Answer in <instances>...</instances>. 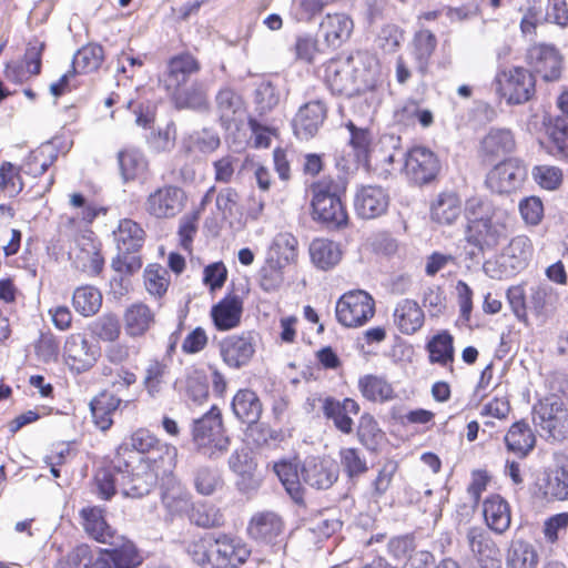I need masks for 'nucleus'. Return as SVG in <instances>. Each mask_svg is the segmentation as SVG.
I'll return each mask as SVG.
<instances>
[{
	"label": "nucleus",
	"instance_id": "f257e3e1",
	"mask_svg": "<svg viewBox=\"0 0 568 568\" xmlns=\"http://www.w3.org/2000/svg\"><path fill=\"white\" fill-rule=\"evenodd\" d=\"M348 179L345 176H324L311 185L313 219L328 230H343L349 219L343 196Z\"/></svg>",
	"mask_w": 568,
	"mask_h": 568
},
{
	"label": "nucleus",
	"instance_id": "f03ea898",
	"mask_svg": "<svg viewBox=\"0 0 568 568\" xmlns=\"http://www.w3.org/2000/svg\"><path fill=\"white\" fill-rule=\"evenodd\" d=\"M118 254L112 260V268L125 275H132L142 266V260L139 255L145 240L144 230L130 219L121 220L116 231H114Z\"/></svg>",
	"mask_w": 568,
	"mask_h": 568
},
{
	"label": "nucleus",
	"instance_id": "7ed1b4c3",
	"mask_svg": "<svg viewBox=\"0 0 568 568\" xmlns=\"http://www.w3.org/2000/svg\"><path fill=\"white\" fill-rule=\"evenodd\" d=\"M193 442L200 453L210 459L222 456L230 446V438L224 435L221 412L216 406L193 422Z\"/></svg>",
	"mask_w": 568,
	"mask_h": 568
},
{
	"label": "nucleus",
	"instance_id": "20e7f679",
	"mask_svg": "<svg viewBox=\"0 0 568 568\" xmlns=\"http://www.w3.org/2000/svg\"><path fill=\"white\" fill-rule=\"evenodd\" d=\"M495 84L496 92L509 105L524 104L536 93L535 77L523 67H513L498 72L495 78Z\"/></svg>",
	"mask_w": 568,
	"mask_h": 568
},
{
	"label": "nucleus",
	"instance_id": "39448f33",
	"mask_svg": "<svg viewBox=\"0 0 568 568\" xmlns=\"http://www.w3.org/2000/svg\"><path fill=\"white\" fill-rule=\"evenodd\" d=\"M251 555L248 546L239 537L219 536L207 552L202 551L195 559L200 565L211 564L214 568H236L244 564Z\"/></svg>",
	"mask_w": 568,
	"mask_h": 568
},
{
	"label": "nucleus",
	"instance_id": "423d86ee",
	"mask_svg": "<svg viewBox=\"0 0 568 568\" xmlns=\"http://www.w3.org/2000/svg\"><path fill=\"white\" fill-rule=\"evenodd\" d=\"M349 57L341 65L332 64L326 70V81L332 92L354 97L374 87V81L364 71L353 65Z\"/></svg>",
	"mask_w": 568,
	"mask_h": 568
},
{
	"label": "nucleus",
	"instance_id": "0eeeda50",
	"mask_svg": "<svg viewBox=\"0 0 568 568\" xmlns=\"http://www.w3.org/2000/svg\"><path fill=\"white\" fill-rule=\"evenodd\" d=\"M335 313L338 323L345 327L363 326L374 316L375 302L365 291H351L339 297Z\"/></svg>",
	"mask_w": 568,
	"mask_h": 568
},
{
	"label": "nucleus",
	"instance_id": "6e6552de",
	"mask_svg": "<svg viewBox=\"0 0 568 568\" xmlns=\"http://www.w3.org/2000/svg\"><path fill=\"white\" fill-rule=\"evenodd\" d=\"M403 155L405 158V173L412 183L423 186L433 183L437 179L442 170V162L430 149L414 146Z\"/></svg>",
	"mask_w": 568,
	"mask_h": 568
},
{
	"label": "nucleus",
	"instance_id": "1a4fd4ad",
	"mask_svg": "<svg viewBox=\"0 0 568 568\" xmlns=\"http://www.w3.org/2000/svg\"><path fill=\"white\" fill-rule=\"evenodd\" d=\"M284 529L285 523L277 513L262 510L251 517L246 531L257 544L270 546L277 551L283 547Z\"/></svg>",
	"mask_w": 568,
	"mask_h": 568
},
{
	"label": "nucleus",
	"instance_id": "9d476101",
	"mask_svg": "<svg viewBox=\"0 0 568 568\" xmlns=\"http://www.w3.org/2000/svg\"><path fill=\"white\" fill-rule=\"evenodd\" d=\"M534 422L554 440H564L568 436V413L561 400L548 397L534 407Z\"/></svg>",
	"mask_w": 568,
	"mask_h": 568
},
{
	"label": "nucleus",
	"instance_id": "9b49d317",
	"mask_svg": "<svg viewBox=\"0 0 568 568\" xmlns=\"http://www.w3.org/2000/svg\"><path fill=\"white\" fill-rule=\"evenodd\" d=\"M526 61L546 82L557 81L561 77L562 57L554 44L531 45L527 50Z\"/></svg>",
	"mask_w": 568,
	"mask_h": 568
},
{
	"label": "nucleus",
	"instance_id": "f8f14e48",
	"mask_svg": "<svg viewBox=\"0 0 568 568\" xmlns=\"http://www.w3.org/2000/svg\"><path fill=\"white\" fill-rule=\"evenodd\" d=\"M185 192L175 185H165L152 192L145 201L146 212L158 219H171L184 207Z\"/></svg>",
	"mask_w": 568,
	"mask_h": 568
},
{
	"label": "nucleus",
	"instance_id": "ddd939ff",
	"mask_svg": "<svg viewBox=\"0 0 568 568\" xmlns=\"http://www.w3.org/2000/svg\"><path fill=\"white\" fill-rule=\"evenodd\" d=\"M534 246L526 235H518L504 248L497 263L500 267V276L511 277L524 271L530 263Z\"/></svg>",
	"mask_w": 568,
	"mask_h": 568
},
{
	"label": "nucleus",
	"instance_id": "4468645a",
	"mask_svg": "<svg viewBox=\"0 0 568 568\" xmlns=\"http://www.w3.org/2000/svg\"><path fill=\"white\" fill-rule=\"evenodd\" d=\"M255 334L243 332L225 337L220 343V354L230 368L240 369L248 365L255 354Z\"/></svg>",
	"mask_w": 568,
	"mask_h": 568
},
{
	"label": "nucleus",
	"instance_id": "2eb2a0df",
	"mask_svg": "<svg viewBox=\"0 0 568 568\" xmlns=\"http://www.w3.org/2000/svg\"><path fill=\"white\" fill-rule=\"evenodd\" d=\"M63 356L71 371L82 373L89 371L100 356V348L91 344L83 335L72 334L67 337Z\"/></svg>",
	"mask_w": 568,
	"mask_h": 568
},
{
	"label": "nucleus",
	"instance_id": "dca6fc26",
	"mask_svg": "<svg viewBox=\"0 0 568 568\" xmlns=\"http://www.w3.org/2000/svg\"><path fill=\"white\" fill-rule=\"evenodd\" d=\"M159 480L155 473L148 469L145 464L138 463L131 467L126 460V466H122L120 491L124 497L142 498L152 491Z\"/></svg>",
	"mask_w": 568,
	"mask_h": 568
},
{
	"label": "nucleus",
	"instance_id": "f3484780",
	"mask_svg": "<svg viewBox=\"0 0 568 568\" xmlns=\"http://www.w3.org/2000/svg\"><path fill=\"white\" fill-rule=\"evenodd\" d=\"M338 465L321 457H307L301 468L303 483L316 490L331 488L338 479Z\"/></svg>",
	"mask_w": 568,
	"mask_h": 568
},
{
	"label": "nucleus",
	"instance_id": "a211bd4d",
	"mask_svg": "<svg viewBox=\"0 0 568 568\" xmlns=\"http://www.w3.org/2000/svg\"><path fill=\"white\" fill-rule=\"evenodd\" d=\"M214 103L222 128L229 130L242 122L246 106L243 97L236 90L229 85L220 88L215 94Z\"/></svg>",
	"mask_w": 568,
	"mask_h": 568
},
{
	"label": "nucleus",
	"instance_id": "6ab92c4d",
	"mask_svg": "<svg viewBox=\"0 0 568 568\" xmlns=\"http://www.w3.org/2000/svg\"><path fill=\"white\" fill-rule=\"evenodd\" d=\"M536 487L537 497L546 503L568 500V464H557L545 470Z\"/></svg>",
	"mask_w": 568,
	"mask_h": 568
},
{
	"label": "nucleus",
	"instance_id": "aec40b11",
	"mask_svg": "<svg viewBox=\"0 0 568 568\" xmlns=\"http://www.w3.org/2000/svg\"><path fill=\"white\" fill-rule=\"evenodd\" d=\"M327 106L323 100H312L300 106L292 126L294 134L300 140H310L318 131L326 119Z\"/></svg>",
	"mask_w": 568,
	"mask_h": 568
},
{
	"label": "nucleus",
	"instance_id": "412c9836",
	"mask_svg": "<svg viewBox=\"0 0 568 568\" xmlns=\"http://www.w3.org/2000/svg\"><path fill=\"white\" fill-rule=\"evenodd\" d=\"M525 175V169L517 162L504 161L489 171L486 185L491 192L498 194L510 193L521 185Z\"/></svg>",
	"mask_w": 568,
	"mask_h": 568
},
{
	"label": "nucleus",
	"instance_id": "4be33fe9",
	"mask_svg": "<svg viewBox=\"0 0 568 568\" xmlns=\"http://www.w3.org/2000/svg\"><path fill=\"white\" fill-rule=\"evenodd\" d=\"M504 237H506L505 224L494 219L466 225L465 240L483 253L494 250Z\"/></svg>",
	"mask_w": 568,
	"mask_h": 568
},
{
	"label": "nucleus",
	"instance_id": "5701e85b",
	"mask_svg": "<svg viewBox=\"0 0 568 568\" xmlns=\"http://www.w3.org/2000/svg\"><path fill=\"white\" fill-rule=\"evenodd\" d=\"M389 204L387 192L376 185L362 186L354 199L356 214L364 220L376 219L386 213Z\"/></svg>",
	"mask_w": 568,
	"mask_h": 568
},
{
	"label": "nucleus",
	"instance_id": "b1692460",
	"mask_svg": "<svg viewBox=\"0 0 568 568\" xmlns=\"http://www.w3.org/2000/svg\"><path fill=\"white\" fill-rule=\"evenodd\" d=\"M359 409L358 403L348 397L339 400L327 396L322 400L324 417L331 420L337 430L346 435L353 432L354 422L351 415H357Z\"/></svg>",
	"mask_w": 568,
	"mask_h": 568
},
{
	"label": "nucleus",
	"instance_id": "393cba45",
	"mask_svg": "<svg viewBox=\"0 0 568 568\" xmlns=\"http://www.w3.org/2000/svg\"><path fill=\"white\" fill-rule=\"evenodd\" d=\"M122 466H126V459L121 457L120 449L109 466L95 473L93 491L100 499L110 500L120 490Z\"/></svg>",
	"mask_w": 568,
	"mask_h": 568
},
{
	"label": "nucleus",
	"instance_id": "a878e982",
	"mask_svg": "<svg viewBox=\"0 0 568 568\" xmlns=\"http://www.w3.org/2000/svg\"><path fill=\"white\" fill-rule=\"evenodd\" d=\"M80 518L87 535L101 544H115V530L105 519V510L100 506H88L80 510Z\"/></svg>",
	"mask_w": 568,
	"mask_h": 568
},
{
	"label": "nucleus",
	"instance_id": "bb28decb",
	"mask_svg": "<svg viewBox=\"0 0 568 568\" xmlns=\"http://www.w3.org/2000/svg\"><path fill=\"white\" fill-rule=\"evenodd\" d=\"M77 248L73 257L74 267L89 276L99 275L102 272L104 260L92 233L77 239Z\"/></svg>",
	"mask_w": 568,
	"mask_h": 568
},
{
	"label": "nucleus",
	"instance_id": "cd10ccee",
	"mask_svg": "<svg viewBox=\"0 0 568 568\" xmlns=\"http://www.w3.org/2000/svg\"><path fill=\"white\" fill-rule=\"evenodd\" d=\"M201 70L200 61L190 52L173 55L168 61L165 87L168 90L186 84Z\"/></svg>",
	"mask_w": 568,
	"mask_h": 568
},
{
	"label": "nucleus",
	"instance_id": "c85d7f7f",
	"mask_svg": "<svg viewBox=\"0 0 568 568\" xmlns=\"http://www.w3.org/2000/svg\"><path fill=\"white\" fill-rule=\"evenodd\" d=\"M178 448L171 444L161 442L146 456H142L140 464H145L148 469L155 473L156 477L165 481L172 478L176 466Z\"/></svg>",
	"mask_w": 568,
	"mask_h": 568
},
{
	"label": "nucleus",
	"instance_id": "c756f323",
	"mask_svg": "<svg viewBox=\"0 0 568 568\" xmlns=\"http://www.w3.org/2000/svg\"><path fill=\"white\" fill-rule=\"evenodd\" d=\"M161 499L172 517L187 515L193 504L191 493L174 477L163 481Z\"/></svg>",
	"mask_w": 568,
	"mask_h": 568
},
{
	"label": "nucleus",
	"instance_id": "7c9ffc66",
	"mask_svg": "<svg viewBox=\"0 0 568 568\" xmlns=\"http://www.w3.org/2000/svg\"><path fill=\"white\" fill-rule=\"evenodd\" d=\"M466 538L473 554L484 561L483 568H501L500 560L496 558L499 550L484 528H468Z\"/></svg>",
	"mask_w": 568,
	"mask_h": 568
},
{
	"label": "nucleus",
	"instance_id": "2f4dec72",
	"mask_svg": "<svg viewBox=\"0 0 568 568\" xmlns=\"http://www.w3.org/2000/svg\"><path fill=\"white\" fill-rule=\"evenodd\" d=\"M173 90L172 99L176 109H190L194 111L209 110V88L205 82L196 80L190 85L184 84Z\"/></svg>",
	"mask_w": 568,
	"mask_h": 568
},
{
	"label": "nucleus",
	"instance_id": "473e14b6",
	"mask_svg": "<svg viewBox=\"0 0 568 568\" xmlns=\"http://www.w3.org/2000/svg\"><path fill=\"white\" fill-rule=\"evenodd\" d=\"M463 213L459 195L453 191L440 192L430 204V219L440 225H453Z\"/></svg>",
	"mask_w": 568,
	"mask_h": 568
},
{
	"label": "nucleus",
	"instance_id": "72a5a7b5",
	"mask_svg": "<svg viewBox=\"0 0 568 568\" xmlns=\"http://www.w3.org/2000/svg\"><path fill=\"white\" fill-rule=\"evenodd\" d=\"M229 466L232 471L241 477L237 483L240 490H255L260 486V480L254 477L256 463L251 452L246 447L236 449L229 458Z\"/></svg>",
	"mask_w": 568,
	"mask_h": 568
},
{
	"label": "nucleus",
	"instance_id": "f704fd0d",
	"mask_svg": "<svg viewBox=\"0 0 568 568\" xmlns=\"http://www.w3.org/2000/svg\"><path fill=\"white\" fill-rule=\"evenodd\" d=\"M231 406L235 417L248 426L257 424L263 412L260 397L248 388L237 390Z\"/></svg>",
	"mask_w": 568,
	"mask_h": 568
},
{
	"label": "nucleus",
	"instance_id": "c9c22d12",
	"mask_svg": "<svg viewBox=\"0 0 568 568\" xmlns=\"http://www.w3.org/2000/svg\"><path fill=\"white\" fill-rule=\"evenodd\" d=\"M483 514L487 526L496 534H504L510 527V506L500 495H491L485 499Z\"/></svg>",
	"mask_w": 568,
	"mask_h": 568
},
{
	"label": "nucleus",
	"instance_id": "e433bc0d",
	"mask_svg": "<svg viewBox=\"0 0 568 568\" xmlns=\"http://www.w3.org/2000/svg\"><path fill=\"white\" fill-rule=\"evenodd\" d=\"M353 20L344 13L326 14L320 24V31L328 47H341L353 31Z\"/></svg>",
	"mask_w": 568,
	"mask_h": 568
},
{
	"label": "nucleus",
	"instance_id": "4c0bfd02",
	"mask_svg": "<svg viewBox=\"0 0 568 568\" xmlns=\"http://www.w3.org/2000/svg\"><path fill=\"white\" fill-rule=\"evenodd\" d=\"M242 312L243 304L241 298L236 295H231L212 307L211 316L219 331H229L240 324Z\"/></svg>",
	"mask_w": 568,
	"mask_h": 568
},
{
	"label": "nucleus",
	"instance_id": "58836bf2",
	"mask_svg": "<svg viewBox=\"0 0 568 568\" xmlns=\"http://www.w3.org/2000/svg\"><path fill=\"white\" fill-rule=\"evenodd\" d=\"M58 146L52 141H48L29 153L20 170L28 175L40 176L58 160Z\"/></svg>",
	"mask_w": 568,
	"mask_h": 568
},
{
	"label": "nucleus",
	"instance_id": "ea45409f",
	"mask_svg": "<svg viewBox=\"0 0 568 568\" xmlns=\"http://www.w3.org/2000/svg\"><path fill=\"white\" fill-rule=\"evenodd\" d=\"M437 47L436 36L428 29H423L414 34L412 41V55L417 72L424 77L427 74L430 59Z\"/></svg>",
	"mask_w": 568,
	"mask_h": 568
},
{
	"label": "nucleus",
	"instance_id": "a19ab883",
	"mask_svg": "<svg viewBox=\"0 0 568 568\" xmlns=\"http://www.w3.org/2000/svg\"><path fill=\"white\" fill-rule=\"evenodd\" d=\"M122 400L109 392H101L90 402V410L95 426L105 432L113 424V415Z\"/></svg>",
	"mask_w": 568,
	"mask_h": 568
},
{
	"label": "nucleus",
	"instance_id": "79ce46f5",
	"mask_svg": "<svg viewBox=\"0 0 568 568\" xmlns=\"http://www.w3.org/2000/svg\"><path fill=\"white\" fill-rule=\"evenodd\" d=\"M394 322L403 334L410 335L423 326L424 312L417 302L405 298L395 307Z\"/></svg>",
	"mask_w": 568,
	"mask_h": 568
},
{
	"label": "nucleus",
	"instance_id": "37998d69",
	"mask_svg": "<svg viewBox=\"0 0 568 568\" xmlns=\"http://www.w3.org/2000/svg\"><path fill=\"white\" fill-rule=\"evenodd\" d=\"M313 264L323 271L333 268L342 258L339 245L327 239H315L310 245Z\"/></svg>",
	"mask_w": 568,
	"mask_h": 568
},
{
	"label": "nucleus",
	"instance_id": "c03bdc74",
	"mask_svg": "<svg viewBox=\"0 0 568 568\" xmlns=\"http://www.w3.org/2000/svg\"><path fill=\"white\" fill-rule=\"evenodd\" d=\"M505 444L509 452L523 458L534 448L535 436L527 423L516 422L507 432Z\"/></svg>",
	"mask_w": 568,
	"mask_h": 568
},
{
	"label": "nucleus",
	"instance_id": "a18cd8bd",
	"mask_svg": "<svg viewBox=\"0 0 568 568\" xmlns=\"http://www.w3.org/2000/svg\"><path fill=\"white\" fill-rule=\"evenodd\" d=\"M426 348L429 353L430 363L439 364L444 367L449 366L450 372H453L452 364L455 355L454 338L447 331L434 335L427 343Z\"/></svg>",
	"mask_w": 568,
	"mask_h": 568
},
{
	"label": "nucleus",
	"instance_id": "49530a36",
	"mask_svg": "<svg viewBox=\"0 0 568 568\" xmlns=\"http://www.w3.org/2000/svg\"><path fill=\"white\" fill-rule=\"evenodd\" d=\"M119 170L124 183L135 180L148 168L144 154L134 148L124 149L116 155Z\"/></svg>",
	"mask_w": 568,
	"mask_h": 568
},
{
	"label": "nucleus",
	"instance_id": "de8ad7c7",
	"mask_svg": "<svg viewBox=\"0 0 568 568\" xmlns=\"http://www.w3.org/2000/svg\"><path fill=\"white\" fill-rule=\"evenodd\" d=\"M546 151L554 158L568 163V124L565 119H556L547 129Z\"/></svg>",
	"mask_w": 568,
	"mask_h": 568
},
{
	"label": "nucleus",
	"instance_id": "09e8293b",
	"mask_svg": "<svg viewBox=\"0 0 568 568\" xmlns=\"http://www.w3.org/2000/svg\"><path fill=\"white\" fill-rule=\"evenodd\" d=\"M154 322V314L145 304H133L124 313V328L130 336L143 335Z\"/></svg>",
	"mask_w": 568,
	"mask_h": 568
},
{
	"label": "nucleus",
	"instance_id": "8fccbe9b",
	"mask_svg": "<svg viewBox=\"0 0 568 568\" xmlns=\"http://www.w3.org/2000/svg\"><path fill=\"white\" fill-rule=\"evenodd\" d=\"M557 294L555 290L546 284L540 283L532 285L528 294V308L537 317L547 316L555 310Z\"/></svg>",
	"mask_w": 568,
	"mask_h": 568
},
{
	"label": "nucleus",
	"instance_id": "3c124183",
	"mask_svg": "<svg viewBox=\"0 0 568 568\" xmlns=\"http://www.w3.org/2000/svg\"><path fill=\"white\" fill-rule=\"evenodd\" d=\"M515 149V138L508 129L493 128L481 141V150L491 156H504Z\"/></svg>",
	"mask_w": 568,
	"mask_h": 568
},
{
	"label": "nucleus",
	"instance_id": "603ef678",
	"mask_svg": "<svg viewBox=\"0 0 568 568\" xmlns=\"http://www.w3.org/2000/svg\"><path fill=\"white\" fill-rule=\"evenodd\" d=\"M274 471L291 498L296 504H303L304 488L301 483L302 477L297 467L288 462H280L274 465Z\"/></svg>",
	"mask_w": 568,
	"mask_h": 568
},
{
	"label": "nucleus",
	"instance_id": "864d4df0",
	"mask_svg": "<svg viewBox=\"0 0 568 568\" xmlns=\"http://www.w3.org/2000/svg\"><path fill=\"white\" fill-rule=\"evenodd\" d=\"M113 568H138L143 562V557L131 540H123L113 548L105 549Z\"/></svg>",
	"mask_w": 568,
	"mask_h": 568
},
{
	"label": "nucleus",
	"instance_id": "5fc2aeb1",
	"mask_svg": "<svg viewBox=\"0 0 568 568\" xmlns=\"http://www.w3.org/2000/svg\"><path fill=\"white\" fill-rule=\"evenodd\" d=\"M72 305L82 316H93L101 308L102 294L92 285L77 287L73 292Z\"/></svg>",
	"mask_w": 568,
	"mask_h": 568
},
{
	"label": "nucleus",
	"instance_id": "6e6d98bb",
	"mask_svg": "<svg viewBox=\"0 0 568 568\" xmlns=\"http://www.w3.org/2000/svg\"><path fill=\"white\" fill-rule=\"evenodd\" d=\"M362 395L371 402H387L394 398L392 385L381 376L365 375L358 381Z\"/></svg>",
	"mask_w": 568,
	"mask_h": 568
},
{
	"label": "nucleus",
	"instance_id": "4d7b16f0",
	"mask_svg": "<svg viewBox=\"0 0 568 568\" xmlns=\"http://www.w3.org/2000/svg\"><path fill=\"white\" fill-rule=\"evenodd\" d=\"M539 556L535 547L524 540L511 542L506 557L508 568H536Z\"/></svg>",
	"mask_w": 568,
	"mask_h": 568
},
{
	"label": "nucleus",
	"instance_id": "13d9d810",
	"mask_svg": "<svg viewBox=\"0 0 568 568\" xmlns=\"http://www.w3.org/2000/svg\"><path fill=\"white\" fill-rule=\"evenodd\" d=\"M193 487L200 495L211 496L224 485L223 478L216 468L200 465L192 471Z\"/></svg>",
	"mask_w": 568,
	"mask_h": 568
},
{
	"label": "nucleus",
	"instance_id": "bf43d9fd",
	"mask_svg": "<svg viewBox=\"0 0 568 568\" xmlns=\"http://www.w3.org/2000/svg\"><path fill=\"white\" fill-rule=\"evenodd\" d=\"M104 50L100 44H89L77 51L72 60V70L75 73H89L98 70L102 64Z\"/></svg>",
	"mask_w": 568,
	"mask_h": 568
},
{
	"label": "nucleus",
	"instance_id": "052dcab7",
	"mask_svg": "<svg viewBox=\"0 0 568 568\" xmlns=\"http://www.w3.org/2000/svg\"><path fill=\"white\" fill-rule=\"evenodd\" d=\"M297 245L298 241L292 233L281 232L273 239L268 255L275 256V260H281V263L287 265L297 257Z\"/></svg>",
	"mask_w": 568,
	"mask_h": 568
},
{
	"label": "nucleus",
	"instance_id": "680f3d73",
	"mask_svg": "<svg viewBox=\"0 0 568 568\" xmlns=\"http://www.w3.org/2000/svg\"><path fill=\"white\" fill-rule=\"evenodd\" d=\"M495 214L496 207L494 203L486 197L473 196L465 203L464 215L467 224L493 220Z\"/></svg>",
	"mask_w": 568,
	"mask_h": 568
},
{
	"label": "nucleus",
	"instance_id": "e2e57ef3",
	"mask_svg": "<svg viewBox=\"0 0 568 568\" xmlns=\"http://www.w3.org/2000/svg\"><path fill=\"white\" fill-rule=\"evenodd\" d=\"M89 329L93 336L103 342H114L120 336L121 325L116 315L104 313L89 325Z\"/></svg>",
	"mask_w": 568,
	"mask_h": 568
},
{
	"label": "nucleus",
	"instance_id": "0e129e2a",
	"mask_svg": "<svg viewBox=\"0 0 568 568\" xmlns=\"http://www.w3.org/2000/svg\"><path fill=\"white\" fill-rule=\"evenodd\" d=\"M339 459L343 471L352 481L356 480L368 470L366 458L357 448H342L339 450Z\"/></svg>",
	"mask_w": 568,
	"mask_h": 568
},
{
	"label": "nucleus",
	"instance_id": "69168bd1",
	"mask_svg": "<svg viewBox=\"0 0 568 568\" xmlns=\"http://www.w3.org/2000/svg\"><path fill=\"white\" fill-rule=\"evenodd\" d=\"M190 521L199 527L211 528L222 524V515L209 503H193L187 513Z\"/></svg>",
	"mask_w": 568,
	"mask_h": 568
},
{
	"label": "nucleus",
	"instance_id": "338daca9",
	"mask_svg": "<svg viewBox=\"0 0 568 568\" xmlns=\"http://www.w3.org/2000/svg\"><path fill=\"white\" fill-rule=\"evenodd\" d=\"M357 436L359 442L372 452L377 450L378 445L384 439V433L369 414L362 415L357 427Z\"/></svg>",
	"mask_w": 568,
	"mask_h": 568
},
{
	"label": "nucleus",
	"instance_id": "774afa93",
	"mask_svg": "<svg viewBox=\"0 0 568 568\" xmlns=\"http://www.w3.org/2000/svg\"><path fill=\"white\" fill-rule=\"evenodd\" d=\"M285 264L281 260H275V256L268 255L265 264L258 272L260 286L265 292L276 291L283 282L282 268Z\"/></svg>",
	"mask_w": 568,
	"mask_h": 568
}]
</instances>
